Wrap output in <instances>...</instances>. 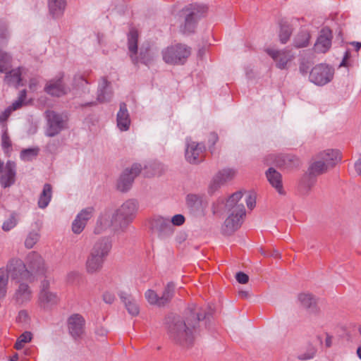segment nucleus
<instances>
[{"mask_svg":"<svg viewBox=\"0 0 361 361\" xmlns=\"http://www.w3.org/2000/svg\"><path fill=\"white\" fill-rule=\"evenodd\" d=\"M355 169L356 172L361 175V159L357 160L355 164Z\"/></svg>","mask_w":361,"mask_h":361,"instance_id":"58","label":"nucleus"},{"mask_svg":"<svg viewBox=\"0 0 361 361\" xmlns=\"http://www.w3.org/2000/svg\"><path fill=\"white\" fill-rule=\"evenodd\" d=\"M245 202H246L247 207L250 209H252L255 207V204H256L255 197L250 194H247L245 195Z\"/></svg>","mask_w":361,"mask_h":361,"instance_id":"48","label":"nucleus"},{"mask_svg":"<svg viewBox=\"0 0 361 361\" xmlns=\"http://www.w3.org/2000/svg\"><path fill=\"white\" fill-rule=\"evenodd\" d=\"M16 164L13 161H8L1 171L0 177L1 185L4 188L10 187L15 182Z\"/></svg>","mask_w":361,"mask_h":361,"instance_id":"23","label":"nucleus"},{"mask_svg":"<svg viewBox=\"0 0 361 361\" xmlns=\"http://www.w3.org/2000/svg\"><path fill=\"white\" fill-rule=\"evenodd\" d=\"M2 146L4 148H7L11 146V142L6 132V129L4 130V133L2 134Z\"/></svg>","mask_w":361,"mask_h":361,"instance_id":"54","label":"nucleus"},{"mask_svg":"<svg viewBox=\"0 0 361 361\" xmlns=\"http://www.w3.org/2000/svg\"><path fill=\"white\" fill-rule=\"evenodd\" d=\"M152 228L161 239H165L171 236L174 232V228L171 225L170 219L163 216H157L153 219Z\"/></svg>","mask_w":361,"mask_h":361,"instance_id":"16","label":"nucleus"},{"mask_svg":"<svg viewBox=\"0 0 361 361\" xmlns=\"http://www.w3.org/2000/svg\"><path fill=\"white\" fill-rule=\"evenodd\" d=\"M112 247V243L109 237H102L98 239L93 245L90 252L106 259Z\"/></svg>","mask_w":361,"mask_h":361,"instance_id":"20","label":"nucleus"},{"mask_svg":"<svg viewBox=\"0 0 361 361\" xmlns=\"http://www.w3.org/2000/svg\"><path fill=\"white\" fill-rule=\"evenodd\" d=\"M238 295L240 298H247L249 296V293L246 290H240Z\"/></svg>","mask_w":361,"mask_h":361,"instance_id":"59","label":"nucleus"},{"mask_svg":"<svg viewBox=\"0 0 361 361\" xmlns=\"http://www.w3.org/2000/svg\"><path fill=\"white\" fill-rule=\"evenodd\" d=\"M317 159L322 160L330 169L341 161V156L338 150L329 149L319 152L317 156Z\"/></svg>","mask_w":361,"mask_h":361,"instance_id":"27","label":"nucleus"},{"mask_svg":"<svg viewBox=\"0 0 361 361\" xmlns=\"http://www.w3.org/2000/svg\"><path fill=\"white\" fill-rule=\"evenodd\" d=\"M4 268L7 277H10L11 280H14L17 283L32 281L28 274L29 271H27L25 266L24 262L20 259H11Z\"/></svg>","mask_w":361,"mask_h":361,"instance_id":"8","label":"nucleus"},{"mask_svg":"<svg viewBox=\"0 0 361 361\" xmlns=\"http://www.w3.org/2000/svg\"><path fill=\"white\" fill-rule=\"evenodd\" d=\"M12 57L7 52L0 51V73L6 72L11 65Z\"/></svg>","mask_w":361,"mask_h":361,"instance_id":"37","label":"nucleus"},{"mask_svg":"<svg viewBox=\"0 0 361 361\" xmlns=\"http://www.w3.org/2000/svg\"><path fill=\"white\" fill-rule=\"evenodd\" d=\"M18 223V219L16 216L13 214L11 215V216L6 219L2 225V229L5 231H8L13 228Z\"/></svg>","mask_w":361,"mask_h":361,"instance_id":"45","label":"nucleus"},{"mask_svg":"<svg viewBox=\"0 0 361 361\" xmlns=\"http://www.w3.org/2000/svg\"><path fill=\"white\" fill-rule=\"evenodd\" d=\"M298 300L300 305L311 312L316 311V299L308 293H302L298 295Z\"/></svg>","mask_w":361,"mask_h":361,"instance_id":"33","label":"nucleus"},{"mask_svg":"<svg viewBox=\"0 0 361 361\" xmlns=\"http://www.w3.org/2000/svg\"><path fill=\"white\" fill-rule=\"evenodd\" d=\"M207 11L204 6H196L191 8H186L185 11L188 13L186 14L185 22L180 26V31L183 33H192L194 32L197 20L200 18Z\"/></svg>","mask_w":361,"mask_h":361,"instance_id":"13","label":"nucleus"},{"mask_svg":"<svg viewBox=\"0 0 361 361\" xmlns=\"http://www.w3.org/2000/svg\"><path fill=\"white\" fill-rule=\"evenodd\" d=\"M190 54V47L183 44L169 46L161 51L164 61L170 65L183 64Z\"/></svg>","mask_w":361,"mask_h":361,"instance_id":"5","label":"nucleus"},{"mask_svg":"<svg viewBox=\"0 0 361 361\" xmlns=\"http://www.w3.org/2000/svg\"><path fill=\"white\" fill-rule=\"evenodd\" d=\"M357 354L360 359H361V345L357 348Z\"/></svg>","mask_w":361,"mask_h":361,"instance_id":"64","label":"nucleus"},{"mask_svg":"<svg viewBox=\"0 0 361 361\" xmlns=\"http://www.w3.org/2000/svg\"><path fill=\"white\" fill-rule=\"evenodd\" d=\"M185 217L182 214H176L174 215L171 219H170V222H171V225H172V226L173 227L174 226H180L181 225H183L185 222Z\"/></svg>","mask_w":361,"mask_h":361,"instance_id":"46","label":"nucleus"},{"mask_svg":"<svg viewBox=\"0 0 361 361\" xmlns=\"http://www.w3.org/2000/svg\"><path fill=\"white\" fill-rule=\"evenodd\" d=\"M292 33V28L290 25L286 23H281L280 25L279 39L281 43L286 44L289 39Z\"/></svg>","mask_w":361,"mask_h":361,"instance_id":"36","label":"nucleus"},{"mask_svg":"<svg viewBox=\"0 0 361 361\" xmlns=\"http://www.w3.org/2000/svg\"><path fill=\"white\" fill-rule=\"evenodd\" d=\"M112 97V91L109 82L104 78H102L98 85L97 99L100 103L108 102Z\"/></svg>","mask_w":361,"mask_h":361,"instance_id":"31","label":"nucleus"},{"mask_svg":"<svg viewBox=\"0 0 361 361\" xmlns=\"http://www.w3.org/2000/svg\"><path fill=\"white\" fill-rule=\"evenodd\" d=\"M25 73L26 70L24 68L13 69L11 71L6 73L4 78L5 82L14 87L23 85L22 81Z\"/></svg>","mask_w":361,"mask_h":361,"instance_id":"28","label":"nucleus"},{"mask_svg":"<svg viewBox=\"0 0 361 361\" xmlns=\"http://www.w3.org/2000/svg\"><path fill=\"white\" fill-rule=\"evenodd\" d=\"M68 325L71 336L78 338L84 332L85 319L80 314H75L68 318Z\"/></svg>","mask_w":361,"mask_h":361,"instance_id":"22","label":"nucleus"},{"mask_svg":"<svg viewBox=\"0 0 361 361\" xmlns=\"http://www.w3.org/2000/svg\"><path fill=\"white\" fill-rule=\"evenodd\" d=\"M206 318V314L201 309L193 305L190 309V314L185 319L174 318L169 324L168 333L171 339L183 346H191L195 340L199 322Z\"/></svg>","mask_w":361,"mask_h":361,"instance_id":"2","label":"nucleus"},{"mask_svg":"<svg viewBox=\"0 0 361 361\" xmlns=\"http://www.w3.org/2000/svg\"><path fill=\"white\" fill-rule=\"evenodd\" d=\"M331 31L329 28H323L314 44V49L317 52L325 53L331 44Z\"/></svg>","mask_w":361,"mask_h":361,"instance_id":"24","label":"nucleus"},{"mask_svg":"<svg viewBox=\"0 0 361 361\" xmlns=\"http://www.w3.org/2000/svg\"><path fill=\"white\" fill-rule=\"evenodd\" d=\"M51 197H52L51 185L49 183H46L44 185L42 191L39 195L38 202H37L38 207L40 209L46 208L49 205V204L51 200Z\"/></svg>","mask_w":361,"mask_h":361,"instance_id":"34","label":"nucleus"},{"mask_svg":"<svg viewBox=\"0 0 361 361\" xmlns=\"http://www.w3.org/2000/svg\"><path fill=\"white\" fill-rule=\"evenodd\" d=\"M32 339V335L30 332H25L23 334H21L19 338H18L16 344L15 348L17 350H20L23 348L24 345L28 342H30Z\"/></svg>","mask_w":361,"mask_h":361,"instance_id":"43","label":"nucleus"},{"mask_svg":"<svg viewBox=\"0 0 361 361\" xmlns=\"http://www.w3.org/2000/svg\"><path fill=\"white\" fill-rule=\"evenodd\" d=\"M94 208L89 207L82 209L75 216L72 223V231L75 234H80L85 228L87 221L92 218Z\"/></svg>","mask_w":361,"mask_h":361,"instance_id":"17","label":"nucleus"},{"mask_svg":"<svg viewBox=\"0 0 361 361\" xmlns=\"http://www.w3.org/2000/svg\"><path fill=\"white\" fill-rule=\"evenodd\" d=\"M53 282L54 280L51 278L45 277L39 285L37 302L39 306L44 310H50L59 301L57 293L51 290V285Z\"/></svg>","mask_w":361,"mask_h":361,"instance_id":"6","label":"nucleus"},{"mask_svg":"<svg viewBox=\"0 0 361 361\" xmlns=\"http://www.w3.org/2000/svg\"><path fill=\"white\" fill-rule=\"evenodd\" d=\"M117 126L121 131H126L130 125V115L125 103L120 104V109L116 117Z\"/></svg>","mask_w":361,"mask_h":361,"instance_id":"30","label":"nucleus"},{"mask_svg":"<svg viewBox=\"0 0 361 361\" xmlns=\"http://www.w3.org/2000/svg\"><path fill=\"white\" fill-rule=\"evenodd\" d=\"M310 35L307 32H300L294 39V46L297 48L305 47L308 45Z\"/></svg>","mask_w":361,"mask_h":361,"instance_id":"40","label":"nucleus"},{"mask_svg":"<svg viewBox=\"0 0 361 361\" xmlns=\"http://www.w3.org/2000/svg\"><path fill=\"white\" fill-rule=\"evenodd\" d=\"M74 80L75 82L80 83L81 85H83V83H87L86 80L80 75H76L74 78Z\"/></svg>","mask_w":361,"mask_h":361,"instance_id":"57","label":"nucleus"},{"mask_svg":"<svg viewBox=\"0 0 361 361\" xmlns=\"http://www.w3.org/2000/svg\"><path fill=\"white\" fill-rule=\"evenodd\" d=\"M175 285L173 282H169L164 288L161 296H159L154 290L149 289L145 296L147 302L153 305L162 307L169 303L173 296Z\"/></svg>","mask_w":361,"mask_h":361,"instance_id":"10","label":"nucleus"},{"mask_svg":"<svg viewBox=\"0 0 361 361\" xmlns=\"http://www.w3.org/2000/svg\"><path fill=\"white\" fill-rule=\"evenodd\" d=\"M334 69L326 64L315 66L310 72V80L317 85H324L334 77Z\"/></svg>","mask_w":361,"mask_h":361,"instance_id":"11","label":"nucleus"},{"mask_svg":"<svg viewBox=\"0 0 361 361\" xmlns=\"http://www.w3.org/2000/svg\"><path fill=\"white\" fill-rule=\"evenodd\" d=\"M204 147L201 143L187 140L185 159L190 164H197L202 161V154Z\"/></svg>","mask_w":361,"mask_h":361,"instance_id":"19","label":"nucleus"},{"mask_svg":"<svg viewBox=\"0 0 361 361\" xmlns=\"http://www.w3.org/2000/svg\"><path fill=\"white\" fill-rule=\"evenodd\" d=\"M12 111H13L8 106L3 112H1L0 114V122L4 123L7 120V118L10 116Z\"/></svg>","mask_w":361,"mask_h":361,"instance_id":"51","label":"nucleus"},{"mask_svg":"<svg viewBox=\"0 0 361 361\" xmlns=\"http://www.w3.org/2000/svg\"><path fill=\"white\" fill-rule=\"evenodd\" d=\"M309 71V66L305 63H302L300 66V72L302 75H305Z\"/></svg>","mask_w":361,"mask_h":361,"instance_id":"56","label":"nucleus"},{"mask_svg":"<svg viewBox=\"0 0 361 361\" xmlns=\"http://www.w3.org/2000/svg\"><path fill=\"white\" fill-rule=\"evenodd\" d=\"M28 314L25 310H21L18 313V316L17 317V321L20 323H25L27 321Z\"/></svg>","mask_w":361,"mask_h":361,"instance_id":"53","label":"nucleus"},{"mask_svg":"<svg viewBox=\"0 0 361 361\" xmlns=\"http://www.w3.org/2000/svg\"><path fill=\"white\" fill-rule=\"evenodd\" d=\"M33 297L31 286L25 281L17 283L12 295V300L17 305H25L29 303Z\"/></svg>","mask_w":361,"mask_h":361,"instance_id":"14","label":"nucleus"},{"mask_svg":"<svg viewBox=\"0 0 361 361\" xmlns=\"http://www.w3.org/2000/svg\"><path fill=\"white\" fill-rule=\"evenodd\" d=\"M104 261V259L90 252L85 262L86 271L89 274L99 272L102 269Z\"/></svg>","mask_w":361,"mask_h":361,"instance_id":"29","label":"nucleus"},{"mask_svg":"<svg viewBox=\"0 0 361 361\" xmlns=\"http://www.w3.org/2000/svg\"><path fill=\"white\" fill-rule=\"evenodd\" d=\"M235 174L236 171L233 169L226 168L219 171L212 178L209 190L212 192L216 191L227 181L232 180Z\"/></svg>","mask_w":361,"mask_h":361,"instance_id":"18","label":"nucleus"},{"mask_svg":"<svg viewBox=\"0 0 361 361\" xmlns=\"http://www.w3.org/2000/svg\"><path fill=\"white\" fill-rule=\"evenodd\" d=\"M218 140V135L215 133H212L209 135V142L211 143L212 146H214Z\"/></svg>","mask_w":361,"mask_h":361,"instance_id":"55","label":"nucleus"},{"mask_svg":"<svg viewBox=\"0 0 361 361\" xmlns=\"http://www.w3.org/2000/svg\"><path fill=\"white\" fill-rule=\"evenodd\" d=\"M24 264L32 281L37 276L44 275L48 269L43 257L35 251H31L26 255Z\"/></svg>","mask_w":361,"mask_h":361,"instance_id":"7","label":"nucleus"},{"mask_svg":"<svg viewBox=\"0 0 361 361\" xmlns=\"http://www.w3.org/2000/svg\"><path fill=\"white\" fill-rule=\"evenodd\" d=\"M137 209L136 201L128 200L114 212L105 209L99 214L97 219L94 233L102 234L111 228L116 233L124 232L135 219Z\"/></svg>","mask_w":361,"mask_h":361,"instance_id":"1","label":"nucleus"},{"mask_svg":"<svg viewBox=\"0 0 361 361\" xmlns=\"http://www.w3.org/2000/svg\"><path fill=\"white\" fill-rule=\"evenodd\" d=\"M39 79L37 78H32L29 81V88L31 91H35L39 86Z\"/></svg>","mask_w":361,"mask_h":361,"instance_id":"52","label":"nucleus"},{"mask_svg":"<svg viewBox=\"0 0 361 361\" xmlns=\"http://www.w3.org/2000/svg\"><path fill=\"white\" fill-rule=\"evenodd\" d=\"M103 300L105 303L112 304L115 300V295L110 291H106L103 294Z\"/></svg>","mask_w":361,"mask_h":361,"instance_id":"49","label":"nucleus"},{"mask_svg":"<svg viewBox=\"0 0 361 361\" xmlns=\"http://www.w3.org/2000/svg\"><path fill=\"white\" fill-rule=\"evenodd\" d=\"M66 6V0H48L49 11L53 18H57L61 16Z\"/></svg>","mask_w":361,"mask_h":361,"instance_id":"32","label":"nucleus"},{"mask_svg":"<svg viewBox=\"0 0 361 361\" xmlns=\"http://www.w3.org/2000/svg\"><path fill=\"white\" fill-rule=\"evenodd\" d=\"M243 196V193L239 191L231 195L226 202L224 198L218 200V202L224 204L225 210L228 214L222 226V231L226 235L233 233L243 222L246 213Z\"/></svg>","mask_w":361,"mask_h":361,"instance_id":"3","label":"nucleus"},{"mask_svg":"<svg viewBox=\"0 0 361 361\" xmlns=\"http://www.w3.org/2000/svg\"><path fill=\"white\" fill-rule=\"evenodd\" d=\"M40 234L37 231H32L29 232L25 239V246L27 249L32 248L39 241Z\"/></svg>","mask_w":361,"mask_h":361,"instance_id":"39","label":"nucleus"},{"mask_svg":"<svg viewBox=\"0 0 361 361\" xmlns=\"http://www.w3.org/2000/svg\"><path fill=\"white\" fill-rule=\"evenodd\" d=\"M187 204L190 207H195L200 203L199 197L195 195H188L186 197Z\"/></svg>","mask_w":361,"mask_h":361,"instance_id":"47","label":"nucleus"},{"mask_svg":"<svg viewBox=\"0 0 361 361\" xmlns=\"http://www.w3.org/2000/svg\"><path fill=\"white\" fill-rule=\"evenodd\" d=\"M266 176L271 185L279 195H284L286 194L283 188L282 176L279 172L273 168H269L266 172Z\"/></svg>","mask_w":361,"mask_h":361,"instance_id":"26","label":"nucleus"},{"mask_svg":"<svg viewBox=\"0 0 361 361\" xmlns=\"http://www.w3.org/2000/svg\"><path fill=\"white\" fill-rule=\"evenodd\" d=\"M18 359V356L17 354H15L13 355L12 357H11L10 358V361H17Z\"/></svg>","mask_w":361,"mask_h":361,"instance_id":"63","label":"nucleus"},{"mask_svg":"<svg viewBox=\"0 0 361 361\" xmlns=\"http://www.w3.org/2000/svg\"><path fill=\"white\" fill-rule=\"evenodd\" d=\"M271 257H281V255L280 253L277 251V250H274L271 255Z\"/></svg>","mask_w":361,"mask_h":361,"instance_id":"62","label":"nucleus"},{"mask_svg":"<svg viewBox=\"0 0 361 361\" xmlns=\"http://www.w3.org/2000/svg\"><path fill=\"white\" fill-rule=\"evenodd\" d=\"M235 278H236V280L238 283H242V284H245L248 282L249 281V277L248 276L243 273V272H238L236 274V276H235Z\"/></svg>","mask_w":361,"mask_h":361,"instance_id":"50","label":"nucleus"},{"mask_svg":"<svg viewBox=\"0 0 361 361\" xmlns=\"http://www.w3.org/2000/svg\"><path fill=\"white\" fill-rule=\"evenodd\" d=\"M8 283V278L4 271V268H0V299L6 297Z\"/></svg>","mask_w":361,"mask_h":361,"instance_id":"38","label":"nucleus"},{"mask_svg":"<svg viewBox=\"0 0 361 361\" xmlns=\"http://www.w3.org/2000/svg\"><path fill=\"white\" fill-rule=\"evenodd\" d=\"M267 54L274 61L276 66L281 70L287 69L288 63L295 56L290 50H277L273 48L266 49Z\"/></svg>","mask_w":361,"mask_h":361,"instance_id":"15","label":"nucleus"},{"mask_svg":"<svg viewBox=\"0 0 361 361\" xmlns=\"http://www.w3.org/2000/svg\"><path fill=\"white\" fill-rule=\"evenodd\" d=\"M46 118L47 126L45 135L47 136H56L66 128L67 119L65 116L53 111H46Z\"/></svg>","mask_w":361,"mask_h":361,"instance_id":"9","label":"nucleus"},{"mask_svg":"<svg viewBox=\"0 0 361 361\" xmlns=\"http://www.w3.org/2000/svg\"><path fill=\"white\" fill-rule=\"evenodd\" d=\"M68 90L63 84V77L49 80L44 87L45 92L54 97H61L67 94Z\"/></svg>","mask_w":361,"mask_h":361,"instance_id":"21","label":"nucleus"},{"mask_svg":"<svg viewBox=\"0 0 361 361\" xmlns=\"http://www.w3.org/2000/svg\"><path fill=\"white\" fill-rule=\"evenodd\" d=\"M138 36L137 30L132 28L130 30L128 35V54L133 64L142 63L149 66L155 61L157 54L149 47L142 46L138 49Z\"/></svg>","mask_w":361,"mask_h":361,"instance_id":"4","label":"nucleus"},{"mask_svg":"<svg viewBox=\"0 0 361 361\" xmlns=\"http://www.w3.org/2000/svg\"><path fill=\"white\" fill-rule=\"evenodd\" d=\"M118 296L130 315L137 316L139 314L140 308L135 297L124 291L119 292Z\"/></svg>","mask_w":361,"mask_h":361,"instance_id":"25","label":"nucleus"},{"mask_svg":"<svg viewBox=\"0 0 361 361\" xmlns=\"http://www.w3.org/2000/svg\"><path fill=\"white\" fill-rule=\"evenodd\" d=\"M329 169L322 160L316 158L309 167V174L311 176H317L326 173Z\"/></svg>","mask_w":361,"mask_h":361,"instance_id":"35","label":"nucleus"},{"mask_svg":"<svg viewBox=\"0 0 361 361\" xmlns=\"http://www.w3.org/2000/svg\"><path fill=\"white\" fill-rule=\"evenodd\" d=\"M351 44L355 47V49L357 51H358L360 49V48L361 47V42H353Z\"/></svg>","mask_w":361,"mask_h":361,"instance_id":"60","label":"nucleus"},{"mask_svg":"<svg viewBox=\"0 0 361 361\" xmlns=\"http://www.w3.org/2000/svg\"><path fill=\"white\" fill-rule=\"evenodd\" d=\"M10 37L8 25L0 21V47L5 45Z\"/></svg>","mask_w":361,"mask_h":361,"instance_id":"41","label":"nucleus"},{"mask_svg":"<svg viewBox=\"0 0 361 361\" xmlns=\"http://www.w3.org/2000/svg\"><path fill=\"white\" fill-rule=\"evenodd\" d=\"M141 170L142 166L139 164H134L130 168L126 169L117 181V189L121 192L128 191Z\"/></svg>","mask_w":361,"mask_h":361,"instance_id":"12","label":"nucleus"},{"mask_svg":"<svg viewBox=\"0 0 361 361\" xmlns=\"http://www.w3.org/2000/svg\"><path fill=\"white\" fill-rule=\"evenodd\" d=\"M38 152V148L25 149L21 152L20 158L23 161H30L37 155Z\"/></svg>","mask_w":361,"mask_h":361,"instance_id":"42","label":"nucleus"},{"mask_svg":"<svg viewBox=\"0 0 361 361\" xmlns=\"http://www.w3.org/2000/svg\"><path fill=\"white\" fill-rule=\"evenodd\" d=\"M26 94L27 93L25 90H23L20 92L18 99L14 101L11 106H9L13 111L20 109L23 106L26 99Z\"/></svg>","mask_w":361,"mask_h":361,"instance_id":"44","label":"nucleus"},{"mask_svg":"<svg viewBox=\"0 0 361 361\" xmlns=\"http://www.w3.org/2000/svg\"><path fill=\"white\" fill-rule=\"evenodd\" d=\"M348 58V53L346 52L345 54V56L341 63V66H346V61H347Z\"/></svg>","mask_w":361,"mask_h":361,"instance_id":"61","label":"nucleus"}]
</instances>
